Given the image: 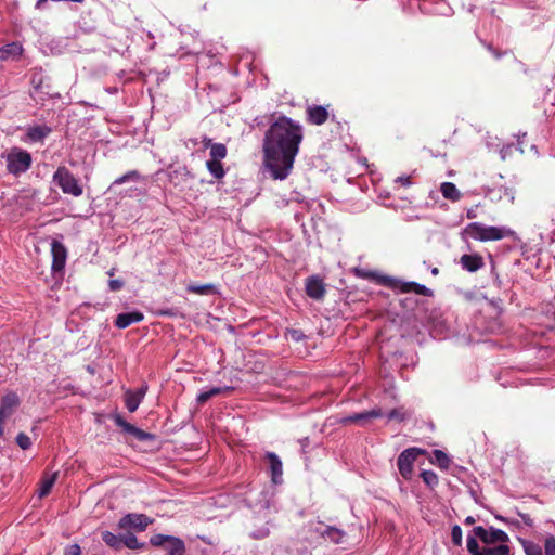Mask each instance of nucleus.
<instances>
[{
    "label": "nucleus",
    "instance_id": "nucleus-1",
    "mask_svg": "<svg viewBox=\"0 0 555 555\" xmlns=\"http://www.w3.org/2000/svg\"><path fill=\"white\" fill-rule=\"evenodd\" d=\"M304 139L302 127L286 116L270 125L262 142L263 163L275 180L286 179Z\"/></svg>",
    "mask_w": 555,
    "mask_h": 555
},
{
    "label": "nucleus",
    "instance_id": "nucleus-2",
    "mask_svg": "<svg viewBox=\"0 0 555 555\" xmlns=\"http://www.w3.org/2000/svg\"><path fill=\"white\" fill-rule=\"evenodd\" d=\"M464 233L480 242L499 241L514 235V231L506 227L486 225L480 222H472L466 225Z\"/></svg>",
    "mask_w": 555,
    "mask_h": 555
},
{
    "label": "nucleus",
    "instance_id": "nucleus-3",
    "mask_svg": "<svg viewBox=\"0 0 555 555\" xmlns=\"http://www.w3.org/2000/svg\"><path fill=\"white\" fill-rule=\"evenodd\" d=\"M2 157L5 158L8 172L13 176L26 172L31 165V155L21 147H12Z\"/></svg>",
    "mask_w": 555,
    "mask_h": 555
},
{
    "label": "nucleus",
    "instance_id": "nucleus-4",
    "mask_svg": "<svg viewBox=\"0 0 555 555\" xmlns=\"http://www.w3.org/2000/svg\"><path fill=\"white\" fill-rule=\"evenodd\" d=\"M53 182L63 191L65 194L78 197L82 194L83 189L79 184L78 180L74 175L64 166H61L53 173Z\"/></svg>",
    "mask_w": 555,
    "mask_h": 555
},
{
    "label": "nucleus",
    "instance_id": "nucleus-5",
    "mask_svg": "<svg viewBox=\"0 0 555 555\" xmlns=\"http://www.w3.org/2000/svg\"><path fill=\"white\" fill-rule=\"evenodd\" d=\"M473 538L474 540H480L486 546H492L496 543H507L509 537L501 529L493 527L485 528L482 526L474 527L472 532L467 535V539Z\"/></svg>",
    "mask_w": 555,
    "mask_h": 555
},
{
    "label": "nucleus",
    "instance_id": "nucleus-6",
    "mask_svg": "<svg viewBox=\"0 0 555 555\" xmlns=\"http://www.w3.org/2000/svg\"><path fill=\"white\" fill-rule=\"evenodd\" d=\"M153 546H164L169 555H184L185 544L183 540L173 535L154 534L150 539Z\"/></svg>",
    "mask_w": 555,
    "mask_h": 555
},
{
    "label": "nucleus",
    "instance_id": "nucleus-7",
    "mask_svg": "<svg viewBox=\"0 0 555 555\" xmlns=\"http://www.w3.org/2000/svg\"><path fill=\"white\" fill-rule=\"evenodd\" d=\"M384 284L401 293H415L423 296H433V291L423 284L416 282H405L395 278H385Z\"/></svg>",
    "mask_w": 555,
    "mask_h": 555
},
{
    "label": "nucleus",
    "instance_id": "nucleus-8",
    "mask_svg": "<svg viewBox=\"0 0 555 555\" xmlns=\"http://www.w3.org/2000/svg\"><path fill=\"white\" fill-rule=\"evenodd\" d=\"M21 400L15 392H8L0 400V437L4 434V424L18 408Z\"/></svg>",
    "mask_w": 555,
    "mask_h": 555
},
{
    "label": "nucleus",
    "instance_id": "nucleus-9",
    "mask_svg": "<svg viewBox=\"0 0 555 555\" xmlns=\"http://www.w3.org/2000/svg\"><path fill=\"white\" fill-rule=\"evenodd\" d=\"M422 451L417 448H410L400 453L397 460L398 469L401 476L409 480L412 476L413 464Z\"/></svg>",
    "mask_w": 555,
    "mask_h": 555
},
{
    "label": "nucleus",
    "instance_id": "nucleus-10",
    "mask_svg": "<svg viewBox=\"0 0 555 555\" xmlns=\"http://www.w3.org/2000/svg\"><path fill=\"white\" fill-rule=\"evenodd\" d=\"M467 551L470 555H513L511 547L506 543H500L498 546L480 547L473 538L467 539Z\"/></svg>",
    "mask_w": 555,
    "mask_h": 555
},
{
    "label": "nucleus",
    "instance_id": "nucleus-11",
    "mask_svg": "<svg viewBox=\"0 0 555 555\" xmlns=\"http://www.w3.org/2000/svg\"><path fill=\"white\" fill-rule=\"evenodd\" d=\"M152 524V519L144 514H127L121 517L118 521L120 529L134 528L139 531H143L146 527Z\"/></svg>",
    "mask_w": 555,
    "mask_h": 555
},
{
    "label": "nucleus",
    "instance_id": "nucleus-12",
    "mask_svg": "<svg viewBox=\"0 0 555 555\" xmlns=\"http://www.w3.org/2000/svg\"><path fill=\"white\" fill-rule=\"evenodd\" d=\"M380 416H383L382 409L375 408V409H372L370 411H364V412H360V413H354V414L348 415V416L341 418V424L343 425H349V424L357 423V424H360V425H365L371 420L377 418V417H380Z\"/></svg>",
    "mask_w": 555,
    "mask_h": 555
},
{
    "label": "nucleus",
    "instance_id": "nucleus-13",
    "mask_svg": "<svg viewBox=\"0 0 555 555\" xmlns=\"http://www.w3.org/2000/svg\"><path fill=\"white\" fill-rule=\"evenodd\" d=\"M51 253L53 258L52 270L62 271L65 267L67 257V250L65 246L61 242L53 240L51 243Z\"/></svg>",
    "mask_w": 555,
    "mask_h": 555
},
{
    "label": "nucleus",
    "instance_id": "nucleus-14",
    "mask_svg": "<svg viewBox=\"0 0 555 555\" xmlns=\"http://www.w3.org/2000/svg\"><path fill=\"white\" fill-rule=\"evenodd\" d=\"M306 293L315 300H321L325 295V286L323 280L318 275H311L306 280Z\"/></svg>",
    "mask_w": 555,
    "mask_h": 555
},
{
    "label": "nucleus",
    "instance_id": "nucleus-15",
    "mask_svg": "<svg viewBox=\"0 0 555 555\" xmlns=\"http://www.w3.org/2000/svg\"><path fill=\"white\" fill-rule=\"evenodd\" d=\"M115 424L122 429V431L133 436L139 441H146L151 439V435L134 425L125 421L120 415L114 417Z\"/></svg>",
    "mask_w": 555,
    "mask_h": 555
},
{
    "label": "nucleus",
    "instance_id": "nucleus-16",
    "mask_svg": "<svg viewBox=\"0 0 555 555\" xmlns=\"http://www.w3.org/2000/svg\"><path fill=\"white\" fill-rule=\"evenodd\" d=\"M144 319V315L141 311L134 310L129 312L119 313L115 319V326L124 330L131 324L139 323Z\"/></svg>",
    "mask_w": 555,
    "mask_h": 555
},
{
    "label": "nucleus",
    "instance_id": "nucleus-17",
    "mask_svg": "<svg viewBox=\"0 0 555 555\" xmlns=\"http://www.w3.org/2000/svg\"><path fill=\"white\" fill-rule=\"evenodd\" d=\"M266 459L269 462L272 482L279 485L282 482L283 464L274 452H267Z\"/></svg>",
    "mask_w": 555,
    "mask_h": 555
},
{
    "label": "nucleus",
    "instance_id": "nucleus-18",
    "mask_svg": "<svg viewBox=\"0 0 555 555\" xmlns=\"http://www.w3.org/2000/svg\"><path fill=\"white\" fill-rule=\"evenodd\" d=\"M146 389H147L146 386H142L141 388H139L135 391L128 390L126 392L125 403H126V408L128 409L129 412L133 413L138 410L140 403L142 402V400L145 396Z\"/></svg>",
    "mask_w": 555,
    "mask_h": 555
},
{
    "label": "nucleus",
    "instance_id": "nucleus-19",
    "mask_svg": "<svg viewBox=\"0 0 555 555\" xmlns=\"http://www.w3.org/2000/svg\"><path fill=\"white\" fill-rule=\"evenodd\" d=\"M23 47L20 42H10L0 48V62L18 60L23 54Z\"/></svg>",
    "mask_w": 555,
    "mask_h": 555
},
{
    "label": "nucleus",
    "instance_id": "nucleus-20",
    "mask_svg": "<svg viewBox=\"0 0 555 555\" xmlns=\"http://www.w3.org/2000/svg\"><path fill=\"white\" fill-rule=\"evenodd\" d=\"M460 264L468 272H476L485 266L483 258L479 254H465L460 258Z\"/></svg>",
    "mask_w": 555,
    "mask_h": 555
},
{
    "label": "nucleus",
    "instance_id": "nucleus-21",
    "mask_svg": "<svg viewBox=\"0 0 555 555\" xmlns=\"http://www.w3.org/2000/svg\"><path fill=\"white\" fill-rule=\"evenodd\" d=\"M308 121L312 125H323L328 118V112L324 106H310L307 109Z\"/></svg>",
    "mask_w": 555,
    "mask_h": 555
},
{
    "label": "nucleus",
    "instance_id": "nucleus-22",
    "mask_svg": "<svg viewBox=\"0 0 555 555\" xmlns=\"http://www.w3.org/2000/svg\"><path fill=\"white\" fill-rule=\"evenodd\" d=\"M51 132V128L46 125L33 126L27 129L26 135L30 142H41Z\"/></svg>",
    "mask_w": 555,
    "mask_h": 555
},
{
    "label": "nucleus",
    "instance_id": "nucleus-23",
    "mask_svg": "<svg viewBox=\"0 0 555 555\" xmlns=\"http://www.w3.org/2000/svg\"><path fill=\"white\" fill-rule=\"evenodd\" d=\"M323 538L334 542L340 543L345 535V532L336 527L327 526L324 530L315 529Z\"/></svg>",
    "mask_w": 555,
    "mask_h": 555
},
{
    "label": "nucleus",
    "instance_id": "nucleus-24",
    "mask_svg": "<svg viewBox=\"0 0 555 555\" xmlns=\"http://www.w3.org/2000/svg\"><path fill=\"white\" fill-rule=\"evenodd\" d=\"M440 191L444 198L450 201H459L461 198V192L457 190L454 183L443 182L440 185Z\"/></svg>",
    "mask_w": 555,
    "mask_h": 555
},
{
    "label": "nucleus",
    "instance_id": "nucleus-25",
    "mask_svg": "<svg viewBox=\"0 0 555 555\" xmlns=\"http://www.w3.org/2000/svg\"><path fill=\"white\" fill-rule=\"evenodd\" d=\"M56 478H57V473H53L52 475H46L42 478V480L40 482L39 492H38L39 498H43L50 493L53 485L56 481Z\"/></svg>",
    "mask_w": 555,
    "mask_h": 555
},
{
    "label": "nucleus",
    "instance_id": "nucleus-26",
    "mask_svg": "<svg viewBox=\"0 0 555 555\" xmlns=\"http://www.w3.org/2000/svg\"><path fill=\"white\" fill-rule=\"evenodd\" d=\"M186 291L189 293L197 294V295H210L217 293V287L214 284H189L186 286Z\"/></svg>",
    "mask_w": 555,
    "mask_h": 555
},
{
    "label": "nucleus",
    "instance_id": "nucleus-27",
    "mask_svg": "<svg viewBox=\"0 0 555 555\" xmlns=\"http://www.w3.org/2000/svg\"><path fill=\"white\" fill-rule=\"evenodd\" d=\"M430 462L438 465L440 468L447 469L451 463L447 453L441 450H434Z\"/></svg>",
    "mask_w": 555,
    "mask_h": 555
},
{
    "label": "nucleus",
    "instance_id": "nucleus-28",
    "mask_svg": "<svg viewBox=\"0 0 555 555\" xmlns=\"http://www.w3.org/2000/svg\"><path fill=\"white\" fill-rule=\"evenodd\" d=\"M206 167L210 175L216 179H221L224 177L225 171L223 169V165L221 164V160H211L208 159L206 162Z\"/></svg>",
    "mask_w": 555,
    "mask_h": 555
},
{
    "label": "nucleus",
    "instance_id": "nucleus-29",
    "mask_svg": "<svg viewBox=\"0 0 555 555\" xmlns=\"http://www.w3.org/2000/svg\"><path fill=\"white\" fill-rule=\"evenodd\" d=\"M102 540L112 548L119 550L122 545V537H118L109 531L102 533Z\"/></svg>",
    "mask_w": 555,
    "mask_h": 555
},
{
    "label": "nucleus",
    "instance_id": "nucleus-30",
    "mask_svg": "<svg viewBox=\"0 0 555 555\" xmlns=\"http://www.w3.org/2000/svg\"><path fill=\"white\" fill-rule=\"evenodd\" d=\"M228 153L227 146L223 143H215L210 149V159L221 160L225 158Z\"/></svg>",
    "mask_w": 555,
    "mask_h": 555
},
{
    "label": "nucleus",
    "instance_id": "nucleus-31",
    "mask_svg": "<svg viewBox=\"0 0 555 555\" xmlns=\"http://www.w3.org/2000/svg\"><path fill=\"white\" fill-rule=\"evenodd\" d=\"M122 544L130 550H139L143 547V544L140 543L137 537L132 533H127L122 537Z\"/></svg>",
    "mask_w": 555,
    "mask_h": 555
},
{
    "label": "nucleus",
    "instance_id": "nucleus-32",
    "mask_svg": "<svg viewBox=\"0 0 555 555\" xmlns=\"http://www.w3.org/2000/svg\"><path fill=\"white\" fill-rule=\"evenodd\" d=\"M140 178V173L137 170H131L124 176L115 179V181L112 183V186L120 185L122 183H126L128 181H137Z\"/></svg>",
    "mask_w": 555,
    "mask_h": 555
},
{
    "label": "nucleus",
    "instance_id": "nucleus-33",
    "mask_svg": "<svg viewBox=\"0 0 555 555\" xmlns=\"http://www.w3.org/2000/svg\"><path fill=\"white\" fill-rule=\"evenodd\" d=\"M421 477L423 481L430 488H434L438 485V476L433 470H423Z\"/></svg>",
    "mask_w": 555,
    "mask_h": 555
},
{
    "label": "nucleus",
    "instance_id": "nucleus-34",
    "mask_svg": "<svg viewBox=\"0 0 555 555\" xmlns=\"http://www.w3.org/2000/svg\"><path fill=\"white\" fill-rule=\"evenodd\" d=\"M285 336L287 339H291L296 343L301 341L302 339L306 338V335L304 334V332L301 330H297V328L287 330Z\"/></svg>",
    "mask_w": 555,
    "mask_h": 555
},
{
    "label": "nucleus",
    "instance_id": "nucleus-35",
    "mask_svg": "<svg viewBox=\"0 0 555 555\" xmlns=\"http://www.w3.org/2000/svg\"><path fill=\"white\" fill-rule=\"evenodd\" d=\"M524 548L527 555H543L542 548L533 542H524Z\"/></svg>",
    "mask_w": 555,
    "mask_h": 555
},
{
    "label": "nucleus",
    "instance_id": "nucleus-36",
    "mask_svg": "<svg viewBox=\"0 0 555 555\" xmlns=\"http://www.w3.org/2000/svg\"><path fill=\"white\" fill-rule=\"evenodd\" d=\"M16 443L23 450H27V449H29L31 447L30 438L26 434H24V433H20L16 436Z\"/></svg>",
    "mask_w": 555,
    "mask_h": 555
},
{
    "label": "nucleus",
    "instance_id": "nucleus-37",
    "mask_svg": "<svg viewBox=\"0 0 555 555\" xmlns=\"http://www.w3.org/2000/svg\"><path fill=\"white\" fill-rule=\"evenodd\" d=\"M544 554L555 555V537L547 535L544 540Z\"/></svg>",
    "mask_w": 555,
    "mask_h": 555
},
{
    "label": "nucleus",
    "instance_id": "nucleus-38",
    "mask_svg": "<svg viewBox=\"0 0 555 555\" xmlns=\"http://www.w3.org/2000/svg\"><path fill=\"white\" fill-rule=\"evenodd\" d=\"M451 538H452V542L454 543V545H456V546L462 545V529L459 525H454L452 527Z\"/></svg>",
    "mask_w": 555,
    "mask_h": 555
},
{
    "label": "nucleus",
    "instance_id": "nucleus-39",
    "mask_svg": "<svg viewBox=\"0 0 555 555\" xmlns=\"http://www.w3.org/2000/svg\"><path fill=\"white\" fill-rule=\"evenodd\" d=\"M387 417H388V420H398V421L402 422L408 417V415L402 409H392L387 414Z\"/></svg>",
    "mask_w": 555,
    "mask_h": 555
},
{
    "label": "nucleus",
    "instance_id": "nucleus-40",
    "mask_svg": "<svg viewBox=\"0 0 555 555\" xmlns=\"http://www.w3.org/2000/svg\"><path fill=\"white\" fill-rule=\"evenodd\" d=\"M269 534H270V529L267 526H262L261 528L250 532V537L253 539H257V540L264 539Z\"/></svg>",
    "mask_w": 555,
    "mask_h": 555
},
{
    "label": "nucleus",
    "instance_id": "nucleus-41",
    "mask_svg": "<svg viewBox=\"0 0 555 555\" xmlns=\"http://www.w3.org/2000/svg\"><path fill=\"white\" fill-rule=\"evenodd\" d=\"M232 390H233V387L224 386V387H212V388H210L207 391L210 395V397L212 398V397L218 396V395L229 393Z\"/></svg>",
    "mask_w": 555,
    "mask_h": 555
},
{
    "label": "nucleus",
    "instance_id": "nucleus-42",
    "mask_svg": "<svg viewBox=\"0 0 555 555\" xmlns=\"http://www.w3.org/2000/svg\"><path fill=\"white\" fill-rule=\"evenodd\" d=\"M80 554H81V550L78 544L68 545L64 552V555H80Z\"/></svg>",
    "mask_w": 555,
    "mask_h": 555
},
{
    "label": "nucleus",
    "instance_id": "nucleus-43",
    "mask_svg": "<svg viewBox=\"0 0 555 555\" xmlns=\"http://www.w3.org/2000/svg\"><path fill=\"white\" fill-rule=\"evenodd\" d=\"M178 310L175 308H168V309H162L157 312L158 315H166V317H176L178 315Z\"/></svg>",
    "mask_w": 555,
    "mask_h": 555
},
{
    "label": "nucleus",
    "instance_id": "nucleus-44",
    "mask_svg": "<svg viewBox=\"0 0 555 555\" xmlns=\"http://www.w3.org/2000/svg\"><path fill=\"white\" fill-rule=\"evenodd\" d=\"M108 284L109 289L113 292L119 291L124 286V282L121 280H111Z\"/></svg>",
    "mask_w": 555,
    "mask_h": 555
},
{
    "label": "nucleus",
    "instance_id": "nucleus-45",
    "mask_svg": "<svg viewBox=\"0 0 555 555\" xmlns=\"http://www.w3.org/2000/svg\"><path fill=\"white\" fill-rule=\"evenodd\" d=\"M396 182L400 183L403 186H410L412 184L410 176H401L396 179Z\"/></svg>",
    "mask_w": 555,
    "mask_h": 555
},
{
    "label": "nucleus",
    "instance_id": "nucleus-46",
    "mask_svg": "<svg viewBox=\"0 0 555 555\" xmlns=\"http://www.w3.org/2000/svg\"><path fill=\"white\" fill-rule=\"evenodd\" d=\"M210 395L208 393V391H202L198 396H197V402L199 404H204L205 402H207L209 399H210Z\"/></svg>",
    "mask_w": 555,
    "mask_h": 555
},
{
    "label": "nucleus",
    "instance_id": "nucleus-47",
    "mask_svg": "<svg viewBox=\"0 0 555 555\" xmlns=\"http://www.w3.org/2000/svg\"><path fill=\"white\" fill-rule=\"evenodd\" d=\"M203 143H204L205 149H208V147L211 149V145L215 144V143H212L211 139H209V138H204Z\"/></svg>",
    "mask_w": 555,
    "mask_h": 555
},
{
    "label": "nucleus",
    "instance_id": "nucleus-48",
    "mask_svg": "<svg viewBox=\"0 0 555 555\" xmlns=\"http://www.w3.org/2000/svg\"><path fill=\"white\" fill-rule=\"evenodd\" d=\"M475 521H476V520H475V518H474L473 516H467V517L465 518V520H464V524H466V525H473V524H475Z\"/></svg>",
    "mask_w": 555,
    "mask_h": 555
},
{
    "label": "nucleus",
    "instance_id": "nucleus-49",
    "mask_svg": "<svg viewBox=\"0 0 555 555\" xmlns=\"http://www.w3.org/2000/svg\"><path fill=\"white\" fill-rule=\"evenodd\" d=\"M467 218H469V219H474V218H476V212H475V210H474V209H469V210L467 211Z\"/></svg>",
    "mask_w": 555,
    "mask_h": 555
},
{
    "label": "nucleus",
    "instance_id": "nucleus-50",
    "mask_svg": "<svg viewBox=\"0 0 555 555\" xmlns=\"http://www.w3.org/2000/svg\"><path fill=\"white\" fill-rule=\"evenodd\" d=\"M438 273H439V269L438 268L435 267V268L431 269V274L433 275H437Z\"/></svg>",
    "mask_w": 555,
    "mask_h": 555
}]
</instances>
